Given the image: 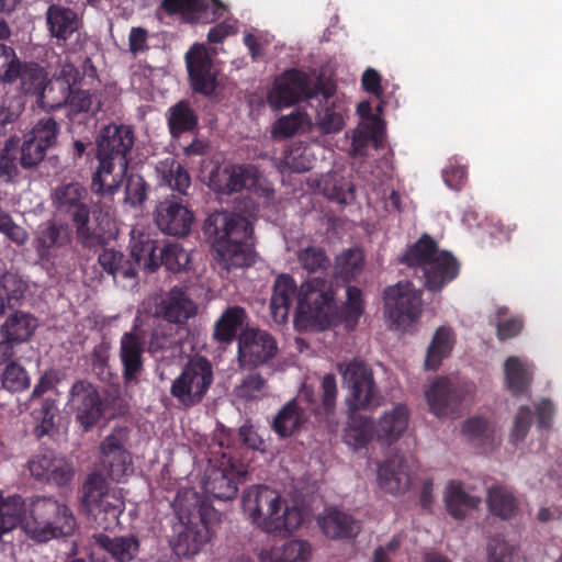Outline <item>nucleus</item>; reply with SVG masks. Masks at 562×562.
Wrapping results in <instances>:
<instances>
[{"label":"nucleus","mask_w":562,"mask_h":562,"mask_svg":"<svg viewBox=\"0 0 562 562\" xmlns=\"http://www.w3.org/2000/svg\"><path fill=\"white\" fill-rule=\"evenodd\" d=\"M294 301V322L300 330H323L337 319L333 288L325 278L313 277L296 289L291 276L280 274L274 281L270 302L271 315L276 323L282 324L288 319L290 306Z\"/></svg>","instance_id":"1"},{"label":"nucleus","mask_w":562,"mask_h":562,"mask_svg":"<svg viewBox=\"0 0 562 562\" xmlns=\"http://www.w3.org/2000/svg\"><path fill=\"white\" fill-rule=\"evenodd\" d=\"M241 508L246 518L258 529L286 537L304 522L301 507L291 504L281 493L267 485H251L241 494Z\"/></svg>","instance_id":"2"},{"label":"nucleus","mask_w":562,"mask_h":562,"mask_svg":"<svg viewBox=\"0 0 562 562\" xmlns=\"http://www.w3.org/2000/svg\"><path fill=\"white\" fill-rule=\"evenodd\" d=\"M172 506L182 527L173 550L177 555L193 557L211 542L221 524V513L191 488L179 491Z\"/></svg>","instance_id":"3"},{"label":"nucleus","mask_w":562,"mask_h":562,"mask_svg":"<svg viewBox=\"0 0 562 562\" xmlns=\"http://www.w3.org/2000/svg\"><path fill=\"white\" fill-rule=\"evenodd\" d=\"M213 237L214 259L227 272L248 267L254 261L252 223L239 214L214 213L205 223Z\"/></svg>","instance_id":"4"},{"label":"nucleus","mask_w":562,"mask_h":562,"mask_svg":"<svg viewBox=\"0 0 562 562\" xmlns=\"http://www.w3.org/2000/svg\"><path fill=\"white\" fill-rule=\"evenodd\" d=\"M401 261L412 268L414 274L424 280L425 286L430 291L442 289L459 272L456 259L449 252L440 250L429 235H423L409 246Z\"/></svg>","instance_id":"5"},{"label":"nucleus","mask_w":562,"mask_h":562,"mask_svg":"<svg viewBox=\"0 0 562 562\" xmlns=\"http://www.w3.org/2000/svg\"><path fill=\"white\" fill-rule=\"evenodd\" d=\"M19 525L31 539L47 542L71 533L76 521L69 509L56 499L36 497L25 507Z\"/></svg>","instance_id":"6"},{"label":"nucleus","mask_w":562,"mask_h":562,"mask_svg":"<svg viewBox=\"0 0 562 562\" xmlns=\"http://www.w3.org/2000/svg\"><path fill=\"white\" fill-rule=\"evenodd\" d=\"M214 381L213 366L209 359L194 356L184 364L170 385V394L183 407L200 404Z\"/></svg>","instance_id":"7"},{"label":"nucleus","mask_w":562,"mask_h":562,"mask_svg":"<svg viewBox=\"0 0 562 562\" xmlns=\"http://www.w3.org/2000/svg\"><path fill=\"white\" fill-rule=\"evenodd\" d=\"M86 190L79 183H68L58 187L53 194V202L60 213L69 214L77 229L79 241L89 248L101 245L104 240L103 229H91L89 226V210L85 203Z\"/></svg>","instance_id":"8"},{"label":"nucleus","mask_w":562,"mask_h":562,"mask_svg":"<svg viewBox=\"0 0 562 562\" xmlns=\"http://www.w3.org/2000/svg\"><path fill=\"white\" fill-rule=\"evenodd\" d=\"M422 313V292L409 281H400L384 291V317L390 328L406 330Z\"/></svg>","instance_id":"9"},{"label":"nucleus","mask_w":562,"mask_h":562,"mask_svg":"<svg viewBox=\"0 0 562 562\" xmlns=\"http://www.w3.org/2000/svg\"><path fill=\"white\" fill-rule=\"evenodd\" d=\"M207 186L222 194L247 189L262 196H270L273 190L262 183L259 171L251 165H227L215 167L209 176Z\"/></svg>","instance_id":"10"},{"label":"nucleus","mask_w":562,"mask_h":562,"mask_svg":"<svg viewBox=\"0 0 562 562\" xmlns=\"http://www.w3.org/2000/svg\"><path fill=\"white\" fill-rule=\"evenodd\" d=\"M82 505L90 515L104 514L109 520L105 528L116 522L125 508L122 490H109L105 479L98 473L90 474L83 484Z\"/></svg>","instance_id":"11"},{"label":"nucleus","mask_w":562,"mask_h":562,"mask_svg":"<svg viewBox=\"0 0 562 562\" xmlns=\"http://www.w3.org/2000/svg\"><path fill=\"white\" fill-rule=\"evenodd\" d=\"M338 371L342 375L350 396L348 405L355 412L361 408H371L380 405V395L376 390L372 371L366 363L352 360L347 363H338Z\"/></svg>","instance_id":"12"},{"label":"nucleus","mask_w":562,"mask_h":562,"mask_svg":"<svg viewBox=\"0 0 562 562\" xmlns=\"http://www.w3.org/2000/svg\"><path fill=\"white\" fill-rule=\"evenodd\" d=\"M70 240L68 226L58 221L49 220L36 227L32 246L43 266L55 268L67 256Z\"/></svg>","instance_id":"13"},{"label":"nucleus","mask_w":562,"mask_h":562,"mask_svg":"<svg viewBox=\"0 0 562 562\" xmlns=\"http://www.w3.org/2000/svg\"><path fill=\"white\" fill-rule=\"evenodd\" d=\"M130 430L115 427L100 443V464L111 480L122 482L134 472L132 454L127 449Z\"/></svg>","instance_id":"14"},{"label":"nucleus","mask_w":562,"mask_h":562,"mask_svg":"<svg viewBox=\"0 0 562 562\" xmlns=\"http://www.w3.org/2000/svg\"><path fill=\"white\" fill-rule=\"evenodd\" d=\"M142 308L155 317L177 325L186 324L198 313V305L179 288L149 296L143 302Z\"/></svg>","instance_id":"15"},{"label":"nucleus","mask_w":562,"mask_h":562,"mask_svg":"<svg viewBox=\"0 0 562 562\" xmlns=\"http://www.w3.org/2000/svg\"><path fill=\"white\" fill-rule=\"evenodd\" d=\"M318 85L305 72L292 69L276 78L268 93V103L273 109L291 106L313 97Z\"/></svg>","instance_id":"16"},{"label":"nucleus","mask_w":562,"mask_h":562,"mask_svg":"<svg viewBox=\"0 0 562 562\" xmlns=\"http://www.w3.org/2000/svg\"><path fill=\"white\" fill-rule=\"evenodd\" d=\"M310 101L316 109L315 125L321 133L336 134L344 128L347 103L333 87L318 86Z\"/></svg>","instance_id":"17"},{"label":"nucleus","mask_w":562,"mask_h":562,"mask_svg":"<svg viewBox=\"0 0 562 562\" xmlns=\"http://www.w3.org/2000/svg\"><path fill=\"white\" fill-rule=\"evenodd\" d=\"M67 406L87 431L101 419L103 405L98 390L86 380H79L69 390Z\"/></svg>","instance_id":"18"},{"label":"nucleus","mask_w":562,"mask_h":562,"mask_svg":"<svg viewBox=\"0 0 562 562\" xmlns=\"http://www.w3.org/2000/svg\"><path fill=\"white\" fill-rule=\"evenodd\" d=\"M274 338L265 330L244 328L238 336L237 360L240 368L258 367L277 353Z\"/></svg>","instance_id":"19"},{"label":"nucleus","mask_w":562,"mask_h":562,"mask_svg":"<svg viewBox=\"0 0 562 562\" xmlns=\"http://www.w3.org/2000/svg\"><path fill=\"white\" fill-rule=\"evenodd\" d=\"M58 133V124L54 119L44 117L40 120L24 136L21 146V165L30 168L41 162L47 149L56 144Z\"/></svg>","instance_id":"20"},{"label":"nucleus","mask_w":562,"mask_h":562,"mask_svg":"<svg viewBox=\"0 0 562 562\" xmlns=\"http://www.w3.org/2000/svg\"><path fill=\"white\" fill-rule=\"evenodd\" d=\"M154 221L161 233L183 237L190 233L194 215L181 200L170 196L157 204Z\"/></svg>","instance_id":"21"},{"label":"nucleus","mask_w":562,"mask_h":562,"mask_svg":"<svg viewBox=\"0 0 562 562\" xmlns=\"http://www.w3.org/2000/svg\"><path fill=\"white\" fill-rule=\"evenodd\" d=\"M186 63L193 90L211 95L217 87V70L206 47L202 44L193 45L186 54Z\"/></svg>","instance_id":"22"},{"label":"nucleus","mask_w":562,"mask_h":562,"mask_svg":"<svg viewBox=\"0 0 562 562\" xmlns=\"http://www.w3.org/2000/svg\"><path fill=\"white\" fill-rule=\"evenodd\" d=\"M130 250L136 267L153 272L160 266V252H157V240L150 227L137 223L130 233Z\"/></svg>","instance_id":"23"},{"label":"nucleus","mask_w":562,"mask_h":562,"mask_svg":"<svg viewBox=\"0 0 562 562\" xmlns=\"http://www.w3.org/2000/svg\"><path fill=\"white\" fill-rule=\"evenodd\" d=\"M429 411L437 417H446L454 413L463 389L456 379L439 378L425 391Z\"/></svg>","instance_id":"24"},{"label":"nucleus","mask_w":562,"mask_h":562,"mask_svg":"<svg viewBox=\"0 0 562 562\" xmlns=\"http://www.w3.org/2000/svg\"><path fill=\"white\" fill-rule=\"evenodd\" d=\"M134 145V133L127 125L109 124L97 137V157L128 160Z\"/></svg>","instance_id":"25"},{"label":"nucleus","mask_w":562,"mask_h":562,"mask_svg":"<svg viewBox=\"0 0 562 562\" xmlns=\"http://www.w3.org/2000/svg\"><path fill=\"white\" fill-rule=\"evenodd\" d=\"M27 468L35 480L58 486L68 484L74 473L65 458L49 451L33 456L27 462Z\"/></svg>","instance_id":"26"},{"label":"nucleus","mask_w":562,"mask_h":562,"mask_svg":"<svg viewBox=\"0 0 562 562\" xmlns=\"http://www.w3.org/2000/svg\"><path fill=\"white\" fill-rule=\"evenodd\" d=\"M379 487L392 495H402L411 485L409 467L404 456L394 454L376 464Z\"/></svg>","instance_id":"27"},{"label":"nucleus","mask_w":562,"mask_h":562,"mask_svg":"<svg viewBox=\"0 0 562 562\" xmlns=\"http://www.w3.org/2000/svg\"><path fill=\"white\" fill-rule=\"evenodd\" d=\"M99 165L92 176L91 190L102 198H112L120 189L126 176L128 160L97 157Z\"/></svg>","instance_id":"28"},{"label":"nucleus","mask_w":562,"mask_h":562,"mask_svg":"<svg viewBox=\"0 0 562 562\" xmlns=\"http://www.w3.org/2000/svg\"><path fill=\"white\" fill-rule=\"evenodd\" d=\"M241 472L231 464L222 461L220 467H211L205 472L203 490L221 501L233 499L238 491V479Z\"/></svg>","instance_id":"29"},{"label":"nucleus","mask_w":562,"mask_h":562,"mask_svg":"<svg viewBox=\"0 0 562 562\" xmlns=\"http://www.w3.org/2000/svg\"><path fill=\"white\" fill-rule=\"evenodd\" d=\"M137 321L133 329L124 333L120 340V359L126 381L136 380L143 369L145 335L138 328Z\"/></svg>","instance_id":"30"},{"label":"nucleus","mask_w":562,"mask_h":562,"mask_svg":"<svg viewBox=\"0 0 562 562\" xmlns=\"http://www.w3.org/2000/svg\"><path fill=\"white\" fill-rule=\"evenodd\" d=\"M162 9L169 14H180L183 20L190 22H211L225 12V7L220 0H164Z\"/></svg>","instance_id":"31"},{"label":"nucleus","mask_w":562,"mask_h":562,"mask_svg":"<svg viewBox=\"0 0 562 562\" xmlns=\"http://www.w3.org/2000/svg\"><path fill=\"white\" fill-rule=\"evenodd\" d=\"M323 533L330 539H350L360 531V521L337 507L325 508L317 517Z\"/></svg>","instance_id":"32"},{"label":"nucleus","mask_w":562,"mask_h":562,"mask_svg":"<svg viewBox=\"0 0 562 562\" xmlns=\"http://www.w3.org/2000/svg\"><path fill=\"white\" fill-rule=\"evenodd\" d=\"M18 78L21 81L22 92L36 97V104L40 108L50 111L61 106L60 102H49L47 100V74L37 64H21Z\"/></svg>","instance_id":"33"},{"label":"nucleus","mask_w":562,"mask_h":562,"mask_svg":"<svg viewBox=\"0 0 562 562\" xmlns=\"http://www.w3.org/2000/svg\"><path fill=\"white\" fill-rule=\"evenodd\" d=\"M312 557V546L302 539H292L281 547L265 549L260 552V562H308ZM231 562H254L246 555H239Z\"/></svg>","instance_id":"34"},{"label":"nucleus","mask_w":562,"mask_h":562,"mask_svg":"<svg viewBox=\"0 0 562 562\" xmlns=\"http://www.w3.org/2000/svg\"><path fill=\"white\" fill-rule=\"evenodd\" d=\"M408 409L403 404L395 405L374 423L375 439L383 446H391L405 432L408 425Z\"/></svg>","instance_id":"35"},{"label":"nucleus","mask_w":562,"mask_h":562,"mask_svg":"<svg viewBox=\"0 0 562 562\" xmlns=\"http://www.w3.org/2000/svg\"><path fill=\"white\" fill-rule=\"evenodd\" d=\"M506 389L514 395H528L533 375L532 363L525 358L512 356L504 362Z\"/></svg>","instance_id":"36"},{"label":"nucleus","mask_w":562,"mask_h":562,"mask_svg":"<svg viewBox=\"0 0 562 562\" xmlns=\"http://www.w3.org/2000/svg\"><path fill=\"white\" fill-rule=\"evenodd\" d=\"M38 327L37 318L23 311H16L9 315L1 325L2 338H8L15 344H22L31 339Z\"/></svg>","instance_id":"37"},{"label":"nucleus","mask_w":562,"mask_h":562,"mask_svg":"<svg viewBox=\"0 0 562 562\" xmlns=\"http://www.w3.org/2000/svg\"><path fill=\"white\" fill-rule=\"evenodd\" d=\"M160 186H166L180 194H187L191 178L187 169L175 158L168 157L158 161L155 167Z\"/></svg>","instance_id":"38"},{"label":"nucleus","mask_w":562,"mask_h":562,"mask_svg":"<svg viewBox=\"0 0 562 562\" xmlns=\"http://www.w3.org/2000/svg\"><path fill=\"white\" fill-rule=\"evenodd\" d=\"M443 501L448 513L456 519L464 518L481 502L480 497L467 493L459 481H450L447 484Z\"/></svg>","instance_id":"39"},{"label":"nucleus","mask_w":562,"mask_h":562,"mask_svg":"<svg viewBox=\"0 0 562 562\" xmlns=\"http://www.w3.org/2000/svg\"><path fill=\"white\" fill-rule=\"evenodd\" d=\"M49 33L57 41L66 42L79 26L77 14L69 8L50 5L46 12Z\"/></svg>","instance_id":"40"},{"label":"nucleus","mask_w":562,"mask_h":562,"mask_svg":"<svg viewBox=\"0 0 562 562\" xmlns=\"http://www.w3.org/2000/svg\"><path fill=\"white\" fill-rule=\"evenodd\" d=\"M454 344L456 335L453 330L448 326L438 327L427 349L425 368L428 370L437 369L451 355Z\"/></svg>","instance_id":"41"},{"label":"nucleus","mask_w":562,"mask_h":562,"mask_svg":"<svg viewBox=\"0 0 562 562\" xmlns=\"http://www.w3.org/2000/svg\"><path fill=\"white\" fill-rule=\"evenodd\" d=\"M247 315L243 307L231 306L226 308L221 317L215 322L213 328V338L218 344H231L243 330Z\"/></svg>","instance_id":"42"},{"label":"nucleus","mask_w":562,"mask_h":562,"mask_svg":"<svg viewBox=\"0 0 562 562\" xmlns=\"http://www.w3.org/2000/svg\"><path fill=\"white\" fill-rule=\"evenodd\" d=\"M462 434L472 445L488 449L498 442L494 424L481 416H474L463 423Z\"/></svg>","instance_id":"43"},{"label":"nucleus","mask_w":562,"mask_h":562,"mask_svg":"<svg viewBox=\"0 0 562 562\" xmlns=\"http://www.w3.org/2000/svg\"><path fill=\"white\" fill-rule=\"evenodd\" d=\"M98 261L115 281L130 280L134 282L136 276L134 263L131 260L125 259L121 251L103 249L99 255Z\"/></svg>","instance_id":"44"},{"label":"nucleus","mask_w":562,"mask_h":562,"mask_svg":"<svg viewBox=\"0 0 562 562\" xmlns=\"http://www.w3.org/2000/svg\"><path fill=\"white\" fill-rule=\"evenodd\" d=\"M345 442L357 450L375 438L374 422L366 416L353 414L345 430Z\"/></svg>","instance_id":"45"},{"label":"nucleus","mask_w":562,"mask_h":562,"mask_svg":"<svg viewBox=\"0 0 562 562\" xmlns=\"http://www.w3.org/2000/svg\"><path fill=\"white\" fill-rule=\"evenodd\" d=\"M305 413L297 405L296 400H291L279 411L272 427L279 436L289 437L305 423Z\"/></svg>","instance_id":"46"},{"label":"nucleus","mask_w":562,"mask_h":562,"mask_svg":"<svg viewBox=\"0 0 562 562\" xmlns=\"http://www.w3.org/2000/svg\"><path fill=\"white\" fill-rule=\"evenodd\" d=\"M315 156L312 147L303 143H295L289 147L278 167L283 172H304L313 167Z\"/></svg>","instance_id":"47"},{"label":"nucleus","mask_w":562,"mask_h":562,"mask_svg":"<svg viewBox=\"0 0 562 562\" xmlns=\"http://www.w3.org/2000/svg\"><path fill=\"white\" fill-rule=\"evenodd\" d=\"M98 542L117 562H128L133 560L138 551V541L133 536L111 538L105 535H100Z\"/></svg>","instance_id":"48"},{"label":"nucleus","mask_w":562,"mask_h":562,"mask_svg":"<svg viewBox=\"0 0 562 562\" xmlns=\"http://www.w3.org/2000/svg\"><path fill=\"white\" fill-rule=\"evenodd\" d=\"M25 502L20 495L3 497L0 492V536L12 531L21 520Z\"/></svg>","instance_id":"49"},{"label":"nucleus","mask_w":562,"mask_h":562,"mask_svg":"<svg viewBox=\"0 0 562 562\" xmlns=\"http://www.w3.org/2000/svg\"><path fill=\"white\" fill-rule=\"evenodd\" d=\"M487 504L490 510L503 519L512 518L518 509V503L513 493L499 485L488 490Z\"/></svg>","instance_id":"50"},{"label":"nucleus","mask_w":562,"mask_h":562,"mask_svg":"<svg viewBox=\"0 0 562 562\" xmlns=\"http://www.w3.org/2000/svg\"><path fill=\"white\" fill-rule=\"evenodd\" d=\"M198 125V116L186 101H180L169 109L168 126L173 137L193 131Z\"/></svg>","instance_id":"51"},{"label":"nucleus","mask_w":562,"mask_h":562,"mask_svg":"<svg viewBox=\"0 0 562 562\" xmlns=\"http://www.w3.org/2000/svg\"><path fill=\"white\" fill-rule=\"evenodd\" d=\"M384 124L375 120L368 123H359L352 133L351 153L352 155H364L369 144H376L382 136Z\"/></svg>","instance_id":"52"},{"label":"nucleus","mask_w":562,"mask_h":562,"mask_svg":"<svg viewBox=\"0 0 562 562\" xmlns=\"http://www.w3.org/2000/svg\"><path fill=\"white\" fill-rule=\"evenodd\" d=\"M353 191L351 181L336 172L324 179L323 192L331 201L347 204L355 199Z\"/></svg>","instance_id":"53"},{"label":"nucleus","mask_w":562,"mask_h":562,"mask_svg":"<svg viewBox=\"0 0 562 562\" xmlns=\"http://www.w3.org/2000/svg\"><path fill=\"white\" fill-rule=\"evenodd\" d=\"M0 384L3 390L10 393H20L29 389L31 379L21 364L11 361L0 374Z\"/></svg>","instance_id":"54"},{"label":"nucleus","mask_w":562,"mask_h":562,"mask_svg":"<svg viewBox=\"0 0 562 562\" xmlns=\"http://www.w3.org/2000/svg\"><path fill=\"white\" fill-rule=\"evenodd\" d=\"M64 101L68 108V115L72 121L77 115H88L89 112L100 109V102L98 101L94 105L93 95L83 90L69 89L67 98L59 102L63 103Z\"/></svg>","instance_id":"55"},{"label":"nucleus","mask_w":562,"mask_h":562,"mask_svg":"<svg viewBox=\"0 0 562 562\" xmlns=\"http://www.w3.org/2000/svg\"><path fill=\"white\" fill-rule=\"evenodd\" d=\"M363 254L359 249H348L337 257L336 269L345 280L355 279L363 269Z\"/></svg>","instance_id":"56"},{"label":"nucleus","mask_w":562,"mask_h":562,"mask_svg":"<svg viewBox=\"0 0 562 562\" xmlns=\"http://www.w3.org/2000/svg\"><path fill=\"white\" fill-rule=\"evenodd\" d=\"M306 113L292 112L288 115L281 116L272 127V136L276 138H288L293 136L296 132L308 125Z\"/></svg>","instance_id":"57"},{"label":"nucleus","mask_w":562,"mask_h":562,"mask_svg":"<svg viewBox=\"0 0 562 562\" xmlns=\"http://www.w3.org/2000/svg\"><path fill=\"white\" fill-rule=\"evenodd\" d=\"M189 262L188 251L178 243L168 244L160 251V265L164 263L170 271H181L188 267Z\"/></svg>","instance_id":"58"},{"label":"nucleus","mask_w":562,"mask_h":562,"mask_svg":"<svg viewBox=\"0 0 562 562\" xmlns=\"http://www.w3.org/2000/svg\"><path fill=\"white\" fill-rule=\"evenodd\" d=\"M235 394L243 400L260 398L268 394V385L260 374L250 373L236 386Z\"/></svg>","instance_id":"59"},{"label":"nucleus","mask_w":562,"mask_h":562,"mask_svg":"<svg viewBox=\"0 0 562 562\" xmlns=\"http://www.w3.org/2000/svg\"><path fill=\"white\" fill-rule=\"evenodd\" d=\"M0 289L5 292L9 302L18 301L23 297L27 283L18 272L5 271L0 262Z\"/></svg>","instance_id":"60"},{"label":"nucleus","mask_w":562,"mask_h":562,"mask_svg":"<svg viewBox=\"0 0 562 562\" xmlns=\"http://www.w3.org/2000/svg\"><path fill=\"white\" fill-rule=\"evenodd\" d=\"M148 352L156 359L162 360L173 353L172 338L162 327H155L148 341Z\"/></svg>","instance_id":"61"},{"label":"nucleus","mask_w":562,"mask_h":562,"mask_svg":"<svg viewBox=\"0 0 562 562\" xmlns=\"http://www.w3.org/2000/svg\"><path fill=\"white\" fill-rule=\"evenodd\" d=\"M297 259L302 267L310 272L323 270L328 265L325 251L319 247L311 245L297 251Z\"/></svg>","instance_id":"62"},{"label":"nucleus","mask_w":562,"mask_h":562,"mask_svg":"<svg viewBox=\"0 0 562 562\" xmlns=\"http://www.w3.org/2000/svg\"><path fill=\"white\" fill-rule=\"evenodd\" d=\"M147 183L139 175H130L125 184V203L133 207L140 206L147 198Z\"/></svg>","instance_id":"63"},{"label":"nucleus","mask_w":562,"mask_h":562,"mask_svg":"<svg viewBox=\"0 0 562 562\" xmlns=\"http://www.w3.org/2000/svg\"><path fill=\"white\" fill-rule=\"evenodd\" d=\"M488 562H518L515 548L503 538L491 539L487 544Z\"/></svg>","instance_id":"64"}]
</instances>
